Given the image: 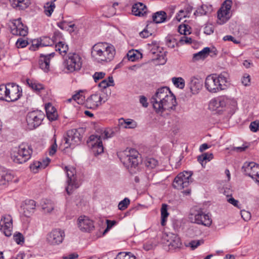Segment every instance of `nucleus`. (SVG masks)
<instances>
[{"label": "nucleus", "instance_id": "nucleus-26", "mask_svg": "<svg viewBox=\"0 0 259 259\" xmlns=\"http://www.w3.org/2000/svg\"><path fill=\"white\" fill-rule=\"evenodd\" d=\"M10 2L12 6L18 10H24L30 4V0H10Z\"/></svg>", "mask_w": 259, "mask_h": 259}, {"label": "nucleus", "instance_id": "nucleus-28", "mask_svg": "<svg viewBox=\"0 0 259 259\" xmlns=\"http://www.w3.org/2000/svg\"><path fill=\"white\" fill-rule=\"evenodd\" d=\"M46 114L48 118L51 121L57 119V113L55 108L50 103L48 104L46 107Z\"/></svg>", "mask_w": 259, "mask_h": 259}, {"label": "nucleus", "instance_id": "nucleus-56", "mask_svg": "<svg viewBox=\"0 0 259 259\" xmlns=\"http://www.w3.org/2000/svg\"><path fill=\"white\" fill-rule=\"evenodd\" d=\"M241 215L243 219L245 221L249 220L251 218V214L247 211L241 210Z\"/></svg>", "mask_w": 259, "mask_h": 259}, {"label": "nucleus", "instance_id": "nucleus-45", "mask_svg": "<svg viewBox=\"0 0 259 259\" xmlns=\"http://www.w3.org/2000/svg\"><path fill=\"white\" fill-rule=\"evenodd\" d=\"M42 209L45 213H50L54 209V205L51 202H48L42 204Z\"/></svg>", "mask_w": 259, "mask_h": 259}, {"label": "nucleus", "instance_id": "nucleus-64", "mask_svg": "<svg viewBox=\"0 0 259 259\" xmlns=\"http://www.w3.org/2000/svg\"><path fill=\"white\" fill-rule=\"evenodd\" d=\"M152 34L151 32H149L147 28H145L140 33V35L143 38H147Z\"/></svg>", "mask_w": 259, "mask_h": 259}, {"label": "nucleus", "instance_id": "nucleus-1", "mask_svg": "<svg viewBox=\"0 0 259 259\" xmlns=\"http://www.w3.org/2000/svg\"><path fill=\"white\" fill-rule=\"evenodd\" d=\"M151 103L157 113L175 109L177 105L176 97L166 87L158 89L151 99Z\"/></svg>", "mask_w": 259, "mask_h": 259}, {"label": "nucleus", "instance_id": "nucleus-46", "mask_svg": "<svg viewBox=\"0 0 259 259\" xmlns=\"http://www.w3.org/2000/svg\"><path fill=\"white\" fill-rule=\"evenodd\" d=\"M219 103L220 104L221 108L227 106L230 103V100L226 96H222L217 98Z\"/></svg>", "mask_w": 259, "mask_h": 259}, {"label": "nucleus", "instance_id": "nucleus-57", "mask_svg": "<svg viewBox=\"0 0 259 259\" xmlns=\"http://www.w3.org/2000/svg\"><path fill=\"white\" fill-rule=\"evenodd\" d=\"M192 39L191 37H188L186 35L182 36L180 39V42L181 44H190L192 43Z\"/></svg>", "mask_w": 259, "mask_h": 259}, {"label": "nucleus", "instance_id": "nucleus-20", "mask_svg": "<svg viewBox=\"0 0 259 259\" xmlns=\"http://www.w3.org/2000/svg\"><path fill=\"white\" fill-rule=\"evenodd\" d=\"M166 240L170 249H175L180 248L182 245L180 238L176 234L169 233L167 234Z\"/></svg>", "mask_w": 259, "mask_h": 259}, {"label": "nucleus", "instance_id": "nucleus-17", "mask_svg": "<svg viewBox=\"0 0 259 259\" xmlns=\"http://www.w3.org/2000/svg\"><path fill=\"white\" fill-rule=\"evenodd\" d=\"M77 225L79 229L82 232H89L94 229L93 221L84 215L78 218Z\"/></svg>", "mask_w": 259, "mask_h": 259}, {"label": "nucleus", "instance_id": "nucleus-32", "mask_svg": "<svg viewBox=\"0 0 259 259\" xmlns=\"http://www.w3.org/2000/svg\"><path fill=\"white\" fill-rule=\"evenodd\" d=\"M77 145L72 139H70L67 136L64 137L62 140L60 146H62L64 149L68 148H74V146Z\"/></svg>", "mask_w": 259, "mask_h": 259}, {"label": "nucleus", "instance_id": "nucleus-58", "mask_svg": "<svg viewBox=\"0 0 259 259\" xmlns=\"http://www.w3.org/2000/svg\"><path fill=\"white\" fill-rule=\"evenodd\" d=\"M201 244L200 240H192L189 243V246H190L192 250L196 248L198 246Z\"/></svg>", "mask_w": 259, "mask_h": 259}, {"label": "nucleus", "instance_id": "nucleus-44", "mask_svg": "<svg viewBox=\"0 0 259 259\" xmlns=\"http://www.w3.org/2000/svg\"><path fill=\"white\" fill-rule=\"evenodd\" d=\"M166 45L168 48H174L177 44V39L171 35H168L165 38Z\"/></svg>", "mask_w": 259, "mask_h": 259}, {"label": "nucleus", "instance_id": "nucleus-41", "mask_svg": "<svg viewBox=\"0 0 259 259\" xmlns=\"http://www.w3.org/2000/svg\"><path fill=\"white\" fill-rule=\"evenodd\" d=\"M114 80L112 76H109L108 77V80L104 79L102 80L99 84V87L103 89H106L107 87L109 86H113L114 85Z\"/></svg>", "mask_w": 259, "mask_h": 259}, {"label": "nucleus", "instance_id": "nucleus-39", "mask_svg": "<svg viewBox=\"0 0 259 259\" xmlns=\"http://www.w3.org/2000/svg\"><path fill=\"white\" fill-rule=\"evenodd\" d=\"M72 99L75 101L78 104H84L85 97L83 95L82 91H78L72 96Z\"/></svg>", "mask_w": 259, "mask_h": 259}, {"label": "nucleus", "instance_id": "nucleus-38", "mask_svg": "<svg viewBox=\"0 0 259 259\" xmlns=\"http://www.w3.org/2000/svg\"><path fill=\"white\" fill-rule=\"evenodd\" d=\"M55 8L54 2H48L44 6L45 13L47 16H51Z\"/></svg>", "mask_w": 259, "mask_h": 259}, {"label": "nucleus", "instance_id": "nucleus-12", "mask_svg": "<svg viewBox=\"0 0 259 259\" xmlns=\"http://www.w3.org/2000/svg\"><path fill=\"white\" fill-rule=\"evenodd\" d=\"M7 90L6 99V101L7 102L16 101L22 95L21 88L16 83H7Z\"/></svg>", "mask_w": 259, "mask_h": 259}, {"label": "nucleus", "instance_id": "nucleus-60", "mask_svg": "<svg viewBox=\"0 0 259 259\" xmlns=\"http://www.w3.org/2000/svg\"><path fill=\"white\" fill-rule=\"evenodd\" d=\"M187 16V12H185L184 10H180L176 16V19L178 21H180L182 18H185Z\"/></svg>", "mask_w": 259, "mask_h": 259}, {"label": "nucleus", "instance_id": "nucleus-36", "mask_svg": "<svg viewBox=\"0 0 259 259\" xmlns=\"http://www.w3.org/2000/svg\"><path fill=\"white\" fill-rule=\"evenodd\" d=\"M171 80L175 86L177 88H179L180 89H183L184 88L185 82V80L182 77H174L172 78Z\"/></svg>", "mask_w": 259, "mask_h": 259}, {"label": "nucleus", "instance_id": "nucleus-62", "mask_svg": "<svg viewBox=\"0 0 259 259\" xmlns=\"http://www.w3.org/2000/svg\"><path fill=\"white\" fill-rule=\"evenodd\" d=\"M122 254V259H136V256L131 252H120Z\"/></svg>", "mask_w": 259, "mask_h": 259}, {"label": "nucleus", "instance_id": "nucleus-42", "mask_svg": "<svg viewBox=\"0 0 259 259\" xmlns=\"http://www.w3.org/2000/svg\"><path fill=\"white\" fill-rule=\"evenodd\" d=\"M157 62V65H163L166 62V58L165 54L161 53V52L159 54H157L156 57L153 58Z\"/></svg>", "mask_w": 259, "mask_h": 259}, {"label": "nucleus", "instance_id": "nucleus-30", "mask_svg": "<svg viewBox=\"0 0 259 259\" xmlns=\"http://www.w3.org/2000/svg\"><path fill=\"white\" fill-rule=\"evenodd\" d=\"M66 136L70 139H72L73 141L77 143V144H78L81 141L80 134L76 129L69 130L67 133Z\"/></svg>", "mask_w": 259, "mask_h": 259}, {"label": "nucleus", "instance_id": "nucleus-47", "mask_svg": "<svg viewBox=\"0 0 259 259\" xmlns=\"http://www.w3.org/2000/svg\"><path fill=\"white\" fill-rule=\"evenodd\" d=\"M30 168L34 173L37 172L39 169H42L41 166V162L39 161L33 162L32 164H30Z\"/></svg>", "mask_w": 259, "mask_h": 259}, {"label": "nucleus", "instance_id": "nucleus-15", "mask_svg": "<svg viewBox=\"0 0 259 259\" xmlns=\"http://www.w3.org/2000/svg\"><path fill=\"white\" fill-rule=\"evenodd\" d=\"M44 115L38 111L29 112L26 116V121L30 130L38 126L41 123Z\"/></svg>", "mask_w": 259, "mask_h": 259}, {"label": "nucleus", "instance_id": "nucleus-31", "mask_svg": "<svg viewBox=\"0 0 259 259\" xmlns=\"http://www.w3.org/2000/svg\"><path fill=\"white\" fill-rule=\"evenodd\" d=\"M211 52V51L209 48H204L201 51L197 53L194 54L193 55V59L194 60H198L199 59H204L208 56L209 53Z\"/></svg>", "mask_w": 259, "mask_h": 259}, {"label": "nucleus", "instance_id": "nucleus-10", "mask_svg": "<svg viewBox=\"0 0 259 259\" xmlns=\"http://www.w3.org/2000/svg\"><path fill=\"white\" fill-rule=\"evenodd\" d=\"M192 175L191 171L180 172L174 179L172 184L174 187L179 190L187 187L192 182Z\"/></svg>", "mask_w": 259, "mask_h": 259}, {"label": "nucleus", "instance_id": "nucleus-3", "mask_svg": "<svg viewBox=\"0 0 259 259\" xmlns=\"http://www.w3.org/2000/svg\"><path fill=\"white\" fill-rule=\"evenodd\" d=\"M229 74L225 71L218 76L216 75H208L206 77L205 86L211 93H217L227 88L229 82Z\"/></svg>", "mask_w": 259, "mask_h": 259}, {"label": "nucleus", "instance_id": "nucleus-40", "mask_svg": "<svg viewBox=\"0 0 259 259\" xmlns=\"http://www.w3.org/2000/svg\"><path fill=\"white\" fill-rule=\"evenodd\" d=\"M144 163L145 166L150 169L155 168L158 165V161L153 158H147Z\"/></svg>", "mask_w": 259, "mask_h": 259}, {"label": "nucleus", "instance_id": "nucleus-50", "mask_svg": "<svg viewBox=\"0 0 259 259\" xmlns=\"http://www.w3.org/2000/svg\"><path fill=\"white\" fill-rule=\"evenodd\" d=\"M7 91V84L0 85V100L6 101Z\"/></svg>", "mask_w": 259, "mask_h": 259}, {"label": "nucleus", "instance_id": "nucleus-16", "mask_svg": "<svg viewBox=\"0 0 259 259\" xmlns=\"http://www.w3.org/2000/svg\"><path fill=\"white\" fill-rule=\"evenodd\" d=\"M13 229L12 219L9 215L2 217L0 221V230L6 236H11Z\"/></svg>", "mask_w": 259, "mask_h": 259}, {"label": "nucleus", "instance_id": "nucleus-63", "mask_svg": "<svg viewBox=\"0 0 259 259\" xmlns=\"http://www.w3.org/2000/svg\"><path fill=\"white\" fill-rule=\"evenodd\" d=\"M178 31L181 34H184V35H187V32L188 30H187V26L186 25H180L178 27Z\"/></svg>", "mask_w": 259, "mask_h": 259}, {"label": "nucleus", "instance_id": "nucleus-49", "mask_svg": "<svg viewBox=\"0 0 259 259\" xmlns=\"http://www.w3.org/2000/svg\"><path fill=\"white\" fill-rule=\"evenodd\" d=\"M57 26L62 30H68L69 28H73L75 25L74 24L69 25V24L66 21H62L57 23Z\"/></svg>", "mask_w": 259, "mask_h": 259}, {"label": "nucleus", "instance_id": "nucleus-52", "mask_svg": "<svg viewBox=\"0 0 259 259\" xmlns=\"http://www.w3.org/2000/svg\"><path fill=\"white\" fill-rule=\"evenodd\" d=\"M14 240L18 244H21L24 243V238L23 236L20 233L15 234L13 236Z\"/></svg>", "mask_w": 259, "mask_h": 259}, {"label": "nucleus", "instance_id": "nucleus-8", "mask_svg": "<svg viewBox=\"0 0 259 259\" xmlns=\"http://www.w3.org/2000/svg\"><path fill=\"white\" fill-rule=\"evenodd\" d=\"M138 155V152L134 149L126 150L121 158L123 164L128 169L135 168L139 163Z\"/></svg>", "mask_w": 259, "mask_h": 259}, {"label": "nucleus", "instance_id": "nucleus-51", "mask_svg": "<svg viewBox=\"0 0 259 259\" xmlns=\"http://www.w3.org/2000/svg\"><path fill=\"white\" fill-rule=\"evenodd\" d=\"M249 129L252 132L259 131V120H255L250 123Z\"/></svg>", "mask_w": 259, "mask_h": 259}, {"label": "nucleus", "instance_id": "nucleus-24", "mask_svg": "<svg viewBox=\"0 0 259 259\" xmlns=\"http://www.w3.org/2000/svg\"><path fill=\"white\" fill-rule=\"evenodd\" d=\"M146 6L142 3H138L134 4L132 7V14L137 16H144L147 13Z\"/></svg>", "mask_w": 259, "mask_h": 259}, {"label": "nucleus", "instance_id": "nucleus-7", "mask_svg": "<svg viewBox=\"0 0 259 259\" xmlns=\"http://www.w3.org/2000/svg\"><path fill=\"white\" fill-rule=\"evenodd\" d=\"M110 137L108 135V132L105 131L102 136L91 135L88 141L89 146L91 147L93 153L95 155H98L104 152V148L102 144V138L107 139Z\"/></svg>", "mask_w": 259, "mask_h": 259}, {"label": "nucleus", "instance_id": "nucleus-4", "mask_svg": "<svg viewBox=\"0 0 259 259\" xmlns=\"http://www.w3.org/2000/svg\"><path fill=\"white\" fill-rule=\"evenodd\" d=\"M32 153L31 146L28 144L22 143L12 150L11 157L14 162L22 164L30 158Z\"/></svg>", "mask_w": 259, "mask_h": 259}, {"label": "nucleus", "instance_id": "nucleus-22", "mask_svg": "<svg viewBox=\"0 0 259 259\" xmlns=\"http://www.w3.org/2000/svg\"><path fill=\"white\" fill-rule=\"evenodd\" d=\"M14 176L5 168L0 166V185H7L13 180Z\"/></svg>", "mask_w": 259, "mask_h": 259}, {"label": "nucleus", "instance_id": "nucleus-53", "mask_svg": "<svg viewBox=\"0 0 259 259\" xmlns=\"http://www.w3.org/2000/svg\"><path fill=\"white\" fill-rule=\"evenodd\" d=\"M250 81V75L248 74H244L241 79V82L242 84L245 86H247L249 84Z\"/></svg>", "mask_w": 259, "mask_h": 259}, {"label": "nucleus", "instance_id": "nucleus-9", "mask_svg": "<svg viewBox=\"0 0 259 259\" xmlns=\"http://www.w3.org/2000/svg\"><path fill=\"white\" fill-rule=\"evenodd\" d=\"M64 66L69 72H73L80 69L82 66L81 58L76 53H69L64 61Z\"/></svg>", "mask_w": 259, "mask_h": 259}, {"label": "nucleus", "instance_id": "nucleus-54", "mask_svg": "<svg viewBox=\"0 0 259 259\" xmlns=\"http://www.w3.org/2000/svg\"><path fill=\"white\" fill-rule=\"evenodd\" d=\"M16 45L17 48H23L25 47L28 45V42L27 40L19 38L17 40Z\"/></svg>", "mask_w": 259, "mask_h": 259}, {"label": "nucleus", "instance_id": "nucleus-14", "mask_svg": "<svg viewBox=\"0 0 259 259\" xmlns=\"http://www.w3.org/2000/svg\"><path fill=\"white\" fill-rule=\"evenodd\" d=\"M64 237L65 233L63 230L60 229H55L47 234L46 240L49 244L56 245L63 242Z\"/></svg>", "mask_w": 259, "mask_h": 259}, {"label": "nucleus", "instance_id": "nucleus-18", "mask_svg": "<svg viewBox=\"0 0 259 259\" xmlns=\"http://www.w3.org/2000/svg\"><path fill=\"white\" fill-rule=\"evenodd\" d=\"M102 98L99 94L91 95L84 101V106L89 109H96L102 104Z\"/></svg>", "mask_w": 259, "mask_h": 259}, {"label": "nucleus", "instance_id": "nucleus-11", "mask_svg": "<svg viewBox=\"0 0 259 259\" xmlns=\"http://www.w3.org/2000/svg\"><path fill=\"white\" fill-rule=\"evenodd\" d=\"M232 2L231 0H226L222 5L221 7L218 12V23L223 24L226 23L231 17V8Z\"/></svg>", "mask_w": 259, "mask_h": 259}, {"label": "nucleus", "instance_id": "nucleus-59", "mask_svg": "<svg viewBox=\"0 0 259 259\" xmlns=\"http://www.w3.org/2000/svg\"><path fill=\"white\" fill-rule=\"evenodd\" d=\"M204 32L206 34H210L213 32V26L211 24H207L204 27Z\"/></svg>", "mask_w": 259, "mask_h": 259}, {"label": "nucleus", "instance_id": "nucleus-43", "mask_svg": "<svg viewBox=\"0 0 259 259\" xmlns=\"http://www.w3.org/2000/svg\"><path fill=\"white\" fill-rule=\"evenodd\" d=\"M213 155L211 153H203L198 157V161L203 166V162L205 160L209 161L212 159Z\"/></svg>", "mask_w": 259, "mask_h": 259}, {"label": "nucleus", "instance_id": "nucleus-2", "mask_svg": "<svg viewBox=\"0 0 259 259\" xmlns=\"http://www.w3.org/2000/svg\"><path fill=\"white\" fill-rule=\"evenodd\" d=\"M115 55V50L113 46L106 43H97L92 48V57L98 63L110 62L114 58Z\"/></svg>", "mask_w": 259, "mask_h": 259}, {"label": "nucleus", "instance_id": "nucleus-55", "mask_svg": "<svg viewBox=\"0 0 259 259\" xmlns=\"http://www.w3.org/2000/svg\"><path fill=\"white\" fill-rule=\"evenodd\" d=\"M105 73L103 72H97L93 75V78L95 82L104 77Z\"/></svg>", "mask_w": 259, "mask_h": 259}, {"label": "nucleus", "instance_id": "nucleus-27", "mask_svg": "<svg viewBox=\"0 0 259 259\" xmlns=\"http://www.w3.org/2000/svg\"><path fill=\"white\" fill-rule=\"evenodd\" d=\"M118 125L122 128H134L137 126L136 122L131 119H124L122 118L119 119Z\"/></svg>", "mask_w": 259, "mask_h": 259}, {"label": "nucleus", "instance_id": "nucleus-19", "mask_svg": "<svg viewBox=\"0 0 259 259\" xmlns=\"http://www.w3.org/2000/svg\"><path fill=\"white\" fill-rule=\"evenodd\" d=\"M55 53H51L47 54H41L39 56L38 61L39 66L40 68L43 70L45 72H47L50 69V62L51 58L54 56Z\"/></svg>", "mask_w": 259, "mask_h": 259}, {"label": "nucleus", "instance_id": "nucleus-6", "mask_svg": "<svg viewBox=\"0 0 259 259\" xmlns=\"http://www.w3.org/2000/svg\"><path fill=\"white\" fill-rule=\"evenodd\" d=\"M64 170L67 176V186L65 190L67 194L70 195L75 189L79 187L80 184L76 178V171L75 168L67 166L65 167Z\"/></svg>", "mask_w": 259, "mask_h": 259}, {"label": "nucleus", "instance_id": "nucleus-13", "mask_svg": "<svg viewBox=\"0 0 259 259\" xmlns=\"http://www.w3.org/2000/svg\"><path fill=\"white\" fill-rule=\"evenodd\" d=\"M10 28L13 35L25 36L28 34V28L22 23L21 18L13 20L10 24Z\"/></svg>", "mask_w": 259, "mask_h": 259}, {"label": "nucleus", "instance_id": "nucleus-5", "mask_svg": "<svg viewBox=\"0 0 259 259\" xmlns=\"http://www.w3.org/2000/svg\"><path fill=\"white\" fill-rule=\"evenodd\" d=\"M189 219L192 223L205 226H209L212 223L209 215L204 213L201 208L192 209L189 215Z\"/></svg>", "mask_w": 259, "mask_h": 259}, {"label": "nucleus", "instance_id": "nucleus-25", "mask_svg": "<svg viewBox=\"0 0 259 259\" xmlns=\"http://www.w3.org/2000/svg\"><path fill=\"white\" fill-rule=\"evenodd\" d=\"M212 7L209 4H203L198 7L194 12L195 16L207 15L212 11Z\"/></svg>", "mask_w": 259, "mask_h": 259}, {"label": "nucleus", "instance_id": "nucleus-35", "mask_svg": "<svg viewBox=\"0 0 259 259\" xmlns=\"http://www.w3.org/2000/svg\"><path fill=\"white\" fill-rule=\"evenodd\" d=\"M218 98H214L212 99L209 104L208 108L209 110L212 111H217L218 113H220L222 111L220 109L221 108L220 104L219 103Z\"/></svg>", "mask_w": 259, "mask_h": 259}, {"label": "nucleus", "instance_id": "nucleus-48", "mask_svg": "<svg viewBox=\"0 0 259 259\" xmlns=\"http://www.w3.org/2000/svg\"><path fill=\"white\" fill-rule=\"evenodd\" d=\"M130 203V200L127 198H125L123 200L121 201L118 205V209L121 210L126 209Z\"/></svg>", "mask_w": 259, "mask_h": 259}, {"label": "nucleus", "instance_id": "nucleus-29", "mask_svg": "<svg viewBox=\"0 0 259 259\" xmlns=\"http://www.w3.org/2000/svg\"><path fill=\"white\" fill-rule=\"evenodd\" d=\"M166 13L163 11H160L154 13L152 15V20L155 23H161L166 19Z\"/></svg>", "mask_w": 259, "mask_h": 259}, {"label": "nucleus", "instance_id": "nucleus-33", "mask_svg": "<svg viewBox=\"0 0 259 259\" xmlns=\"http://www.w3.org/2000/svg\"><path fill=\"white\" fill-rule=\"evenodd\" d=\"M56 51L59 52V53L62 55H65L68 50V46L63 41H59L55 46Z\"/></svg>", "mask_w": 259, "mask_h": 259}, {"label": "nucleus", "instance_id": "nucleus-34", "mask_svg": "<svg viewBox=\"0 0 259 259\" xmlns=\"http://www.w3.org/2000/svg\"><path fill=\"white\" fill-rule=\"evenodd\" d=\"M167 204L163 203L162 204L161 208V224L163 226H165L166 219L169 215L167 212Z\"/></svg>", "mask_w": 259, "mask_h": 259}, {"label": "nucleus", "instance_id": "nucleus-23", "mask_svg": "<svg viewBox=\"0 0 259 259\" xmlns=\"http://www.w3.org/2000/svg\"><path fill=\"white\" fill-rule=\"evenodd\" d=\"M189 88L193 94L197 93L202 86V82L200 78L197 76H192L190 78Z\"/></svg>", "mask_w": 259, "mask_h": 259}, {"label": "nucleus", "instance_id": "nucleus-61", "mask_svg": "<svg viewBox=\"0 0 259 259\" xmlns=\"http://www.w3.org/2000/svg\"><path fill=\"white\" fill-rule=\"evenodd\" d=\"M107 224V228L104 231V233L107 232L109 229H110L114 225L116 224V222L115 221H110L109 220H106V221Z\"/></svg>", "mask_w": 259, "mask_h": 259}, {"label": "nucleus", "instance_id": "nucleus-21", "mask_svg": "<svg viewBox=\"0 0 259 259\" xmlns=\"http://www.w3.org/2000/svg\"><path fill=\"white\" fill-rule=\"evenodd\" d=\"M35 202L33 200H26L24 203L21 205L23 209V214L26 217L31 215L35 209Z\"/></svg>", "mask_w": 259, "mask_h": 259}, {"label": "nucleus", "instance_id": "nucleus-37", "mask_svg": "<svg viewBox=\"0 0 259 259\" xmlns=\"http://www.w3.org/2000/svg\"><path fill=\"white\" fill-rule=\"evenodd\" d=\"M27 83L33 90L36 92H39L41 90L44 89L43 85L36 82L35 81L27 79Z\"/></svg>", "mask_w": 259, "mask_h": 259}]
</instances>
